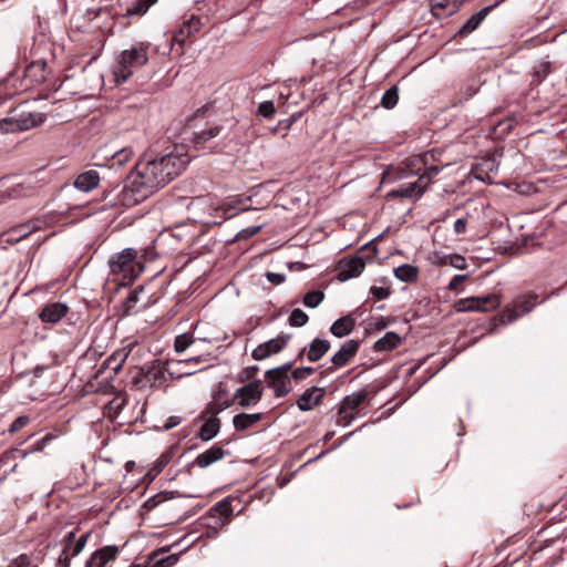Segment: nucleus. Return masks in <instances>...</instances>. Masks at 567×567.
<instances>
[{
    "label": "nucleus",
    "mask_w": 567,
    "mask_h": 567,
    "mask_svg": "<svg viewBox=\"0 0 567 567\" xmlns=\"http://www.w3.org/2000/svg\"><path fill=\"white\" fill-rule=\"evenodd\" d=\"M538 296L536 293H528L519 296L511 305L504 308L501 312V321L504 324L513 323L526 313H529L537 303Z\"/></svg>",
    "instance_id": "39448f33"
},
{
    "label": "nucleus",
    "mask_w": 567,
    "mask_h": 567,
    "mask_svg": "<svg viewBox=\"0 0 567 567\" xmlns=\"http://www.w3.org/2000/svg\"><path fill=\"white\" fill-rule=\"evenodd\" d=\"M209 355H195L186 360L178 361L177 364L183 367L184 369L181 372V377H188L192 375L198 371H202L203 368L195 369L194 367L196 364L208 362Z\"/></svg>",
    "instance_id": "c756f323"
},
{
    "label": "nucleus",
    "mask_w": 567,
    "mask_h": 567,
    "mask_svg": "<svg viewBox=\"0 0 567 567\" xmlns=\"http://www.w3.org/2000/svg\"><path fill=\"white\" fill-rule=\"evenodd\" d=\"M188 163L187 154L178 152L176 146L164 154L145 155L135 165L137 174L131 185L132 192L136 193L135 200H142L164 187L177 177Z\"/></svg>",
    "instance_id": "f257e3e1"
},
{
    "label": "nucleus",
    "mask_w": 567,
    "mask_h": 567,
    "mask_svg": "<svg viewBox=\"0 0 567 567\" xmlns=\"http://www.w3.org/2000/svg\"><path fill=\"white\" fill-rule=\"evenodd\" d=\"M143 287H137L128 293L127 298L122 303L124 315L131 316L137 312L135 306L140 301V295L143 292Z\"/></svg>",
    "instance_id": "f704fd0d"
},
{
    "label": "nucleus",
    "mask_w": 567,
    "mask_h": 567,
    "mask_svg": "<svg viewBox=\"0 0 567 567\" xmlns=\"http://www.w3.org/2000/svg\"><path fill=\"white\" fill-rule=\"evenodd\" d=\"M30 559L27 555H20L18 558L12 560L8 567H29Z\"/></svg>",
    "instance_id": "bf43d9fd"
},
{
    "label": "nucleus",
    "mask_w": 567,
    "mask_h": 567,
    "mask_svg": "<svg viewBox=\"0 0 567 567\" xmlns=\"http://www.w3.org/2000/svg\"><path fill=\"white\" fill-rule=\"evenodd\" d=\"M169 461L171 455L168 453L162 454L155 462L154 466L151 468L148 475H152V477L158 475L163 471V468L169 463Z\"/></svg>",
    "instance_id": "a18cd8bd"
},
{
    "label": "nucleus",
    "mask_w": 567,
    "mask_h": 567,
    "mask_svg": "<svg viewBox=\"0 0 567 567\" xmlns=\"http://www.w3.org/2000/svg\"><path fill=\"white\" fill-rule=\"evenodd\" d=\"M441 169H442L441 167L433 165V166L427 167L424 171V173L419 176V178L423 181L422 184L425 188L432 182V179L439 175Z\"/></svg>",
    "instance_id": "de8ad7c7"
},
{
    "label": "nucleus",
    "mask_w": 567,
    "mask_h": 567,
    "mask_svg": "<svg viewBox=\"0 0 567 567\" xmlns=\"http://www.w3.org/2000/svg\"><path fill=\"white\" fill-rule=\"evenodd\" d=\"M462 0H431V12L434 17L443 19L457 12Z\"/></svg>",
    "instance_id": "aec40b11"
},
{
    "label": "nucleus",
    "mask_w": 567,
    "mask_h": 567,
    "mask_svg": "<svg viewBox=\"0 0 567 567\" xmlns=\"http://www.w3.org/2000/svg\"><path fill=\"white\" fill-rule=\"evenodd\" d=\"M355 321L348 315L337 319L330 327V332L337 338H343L352 332Z\"/></svg>",
    "instance_id": "a878e982"
},
{
    "label": "nucleus",
    "mask_w": 567,
    "mask_h": 567,
    "mask_svg": "<svg viewBox=\"0 0 567 567\" xmlns=\"http://www.w3.org/2000/svg\"><path fill=\"white\" fill-rule=\"evenodd\" d=\"M29 417L25 416V415H21L19 417H17L10 425L9 427V432L13 433V432H17L19 431L20 429H22L23 426H25L28 423H29Z\"/></svg>",
    "instance_id": "6e6d98bb"
},
{
    "label": "nucleus",
    "mask_w": 567,
    "mask_h": 567,
    "mask_svg": "<svg viewBox=\"0 0 567 567\" xmlns=\"http://www.w3.org/2000/svg\"><path fill=\"white\" fill-rule=\"evenodd\" d=\"M398 101L399 91L398 87L393 85L383 93L381 97V105L386 110H391L398 104Z\"/></svg>",
    "instance_id": "58836bf2"
},
{
    "label": "nucleus",
    "mask_w": 567,
    "mask_h": 567,
    "mask_svg": "<svg viewBox=\"0 0 567 567\" xmlns=\"http://www.w3.org/2000/svg\"><path fill=\"white\" fill-rule=\"evenodd\" d=\"M323 299L324 293L321 290H311L303 296L302 302L307 308H316Z\"/></svg>",
    "instance_id": "ea45409f"
},
{
    "label": "nucleus",
    "mask_w": 567,
    "mask_h": 567,
    "mask_svg": "<svg viewBox=\"0 0 567 567\" xmlns=\"http://www.w3.org/2000/svg\"><path fill=\"white\" fill-rule=\"evenodd\" d=\"M401 342L402 338L398 333L389 331L374 342L373 350L375 352H388L395 349Z\"/></svg>",
    "instance_id": "bb28decb"
},
{
    "label": "nucleus",
    "mask_w": 567,
    "mask_h": 567,
    "mask_svg": "<svg viewBox=\"0 0 567 567\" xmlns=\"http://www.w3.org/2000/svg\"><path fill=\"white\" fill-rule=\"evenodd\" d=\"M419 269L410 264H403L394 269V276L402 282H413L417 279Z\"/></svg>",
    "instance_id": "2f4dec72"
},
{
    "label": "nucleus",
    "mask_w": 567,
    "mask_h": 567,
    "mask_svg": "<svg viewBox=\"0 0 567 567\" xmlns=\"http://www.w3.org/2000/svg\"><path fill=\"white\" fill-rule=\"evenodd\" d=\"M69 311V307L64 302H52L45 305L41 312L39 313V318L42 322L45 323H56L59 322Z\"/></svg>",
    "instance_id": "2eb2a0df"
},
{
    "label": "nucleus",
    "mask_w": 567,
    "mask_h": 567,
    "mask_svg": "<svg viewBox=\"0 0 567 567\" xmlns=\"http://www.w3.org/2000/svg\"><path fill=\"white\" fill-rule=\"evenodd\" d=\"M367 398H368V393L365 391H360V392H357V393H351V394L344 396V399L341 402L339 412H338L337 423L341 424V419L343 417V414L346 415L347 411H354V410H357V408L362 402H364Z\"/></svg>",
    "instance_id": "4be33fe9"
},
{
    "label": "nucleus",
    "mask_w": 567,
    "mask_h": 567,
    "mask_svg": "<svg viewBox=\"0 0 567 567\" xmlns=\"http://www.w3.org/2000/svg\"><path fill=\"white\" fill-rule=\"evenodd\" d=\"M148 43L140 42L131 49L123 50L113 66V75L116 84H123L137 71L145 65L148 58Z\"/></svg>",
    "instance_id": "f03ea898"
},
{
    "label": "nucleus",
    "mask_w": 567,
    "mask_h": 567,
    "mask_svg": "<svg viewBox=\"0 0 567 567\" xmlns=\"http://www.w3.org/2000/svg\"><path fill=\"white\" fill-rule=\"evenodd\" d=\"M355 419V415L352 413H349V411L346 412V415L343 414V417L341 419L342 426H349L352 421Z\"/></svg>",
    "instance_id": "69168bd1"
},
{
    "label": "nucleus",
    "mask_w": 567,
    "mask_h": 567,
    "mask_svg": "<svg viewBox=\"0 0 567 567\" xmlns=\"http://www.w3.org/2000/svg\"><path fill=\"white\" fill-rule=\"evenodd\" d=\"M90 536H91V533L87 532V533H84L83 535H81L76 540L74 539L73 545L71 547L72 548L71 556H78L84 549Z\"/></svg>",
    "instance_id": "09e8293b"
},
{
    "label": "nucleus",
    "mask_w": 567,
    "mask_h": 567,
    "mask_svg": "<svg viewBox=\"0 0 567 567\" xmlns=\"http://www.w3.org/2000/svg\"><path fill=\"white\" fill-rule=\"evenodd\" d=\"M266 278L270 284L278 286V285H281L286 280V275L281 274V272L267 271Z\"/></svg>",
    "instance_id": "4d7b16f0"
},
{
    "label": "nucleus",
    "mask_w": 567,
    "mask_h": 567,
    "mask_svg": "<svg viewBox=\"0 0 567 567\" xmlns=\"http://www.w3.org/2000/svg\"><path fill=\"white\" fill-rule=\"evenodd\" d=\"M245 210V208L237 207L236 205H223L213 209L210 214L212 219H206V224H221L223 221L236 216L239 212Z\"/></svg>",
    "instance_id": "5701e85b"
},
{
    "label": "nucleus",
    "mask_w": 567,
    "mask_h": 567,
    "mask_svg": "<svg viewBox=\"0 0 567 567\" xmlns=\"http://www.w3.org/2000/svg\"><path fill=\"white\" fill-rule=\"evenodd\" d=\"M331 344L326 339L315 338L308 348H302L299 353L298 358H301L303 353H307V359L310 362H317L319 361L330 349Z\"/></svg>",
    "instance_id": "dca6fc26"
},
{
    "label": "nucleus",
    "mask_w": 567,
    "mask_h": 567,
    "mask_svg": "<svg viewBox=\"0 0 567 567\" xmlns=\"http://www.w3.org/2000/svg\"><path fill=\"white\" fill-rule=\"evenodd\" d=\"M326 389L318 386H310L306 389L297 401L298 409L302 412L312 410L319 405L324 396Z\"/></svg>",
    "instance_id": "f8f14e48"
},
{
    "label": "nucleus",
    "mask_w": 567,
    "mask_h": 567,
    "mask_svg": "<svg viewBox=\"0 0 567 567\" xmlns=\"http://www.w3.org/2000/svg\"><path fill=\"white\" fill-rule=\"evenodd\" d=\"M223 127L219 125L208 126L200 132L195 133L194 136V146L197 151H209L213 152L217 148V145L213 143V140L216 138Z\"/></svg>",
    "instance_id": "9b49d317"
},
{
    "label": "nucleus",
    "mask_w": 567,
    "mask_h": 567,
    "mask_svg": "<svg viewBox=\"0 0 567 567\" xmlns=\"http://www.w3.org/2000/svg\"><path fill=\"white\" fill-rule=\"evenodd\" d=\"M262 419L261 413H239L236 414L233 419V425L236 431H245L251 426H254L257 422Z\"/></svg>",
    "instance_id": "cd10ccee"
},
{
    "label": "nucleus",
    "mask_w": 567,
    "mask_h": 567,
    "mask_svg": "<svg viewBox=\"0 0 567 567\" xmlns=\"http://www.w3.org/2000/svg\"><path fill=\"white\" fill-rule=\"evenodd\" d=\"M265 378L268 382V386L274 390V395L278 399L285 398L292 390L290 377L265 373Z\"/></svg>",
    "instance_id": "a211bd4d"
},
{
    "label": "nucleus",
    "mask_w": 567,
    "mask_h": 567,
    "mask_svg": "<svg viewBox=\"0 0 567 567\" xmlns=\"http://www.w3.org/2000/svg\"><path fill=\"white\" fill-rule=\"evenodd\" d=\"M444 262L451 265L455 269H464L466 267V260L461 255L447 256Z\"/></svg>",
    "instance_id": "8fccbe9b"
},
{
    "label": "nucleus",
    "mask_w": 567,
    "mask_h": 567,
    "mask_svg": "<svg viewBox=\"0 0 567 567\" xmlns=\"http://www.w3.org/2000/svg\"><path fill=\"white\" fill-rule=\"evenodd\" d=\"M300 117V113L292 114L290 117L279 121L278 125L272 128V132L278 130L288 131L291 125Z\"/></svg>",
    "instance_id": "603ef678"
},
{
    "label": "nucleus",
    "mask_w": 567,
    "mask_h": 567,
    "mask_svg": "<svg viewBox=\"0 0 567 567\" xmlns=\"http://www.w3.org/2000/svg\"><path fill=\"white\" fill-rule=\"evenodd\" d=\"M290 338V334L281 333L276 338H272L264 343H260L252 350V359L256 361H261L269 358L272 354L279 353L288 344Z\"/></svg>",
    "instance_id": "1a4fd4ad"
},
{
    "label": "nucleus",
    "mask_w": 567,
    "mask_h": 567,
    "mask_svg": "<svg viewBox=\"0 0 567 567\" xmlns=\"http://www.w3.org/2000/svg\"><path fill=\"white\" fill-rule=\"evenodd\" d=\"M214 519H215V526L213 527L212 530L207 532L208 537H217L218 528H224L226 525V523L223 522L219 517L214 516Z\"/></svg>",
    "instance_id": "e2e57ef3"
},
{
    "label": "nucleus",
    "mask_w": 567,
    "mask_h": 567,
    "mask_svg": "<svg viewBox=\"0 0 567 567\" xmlns=\"http://www.w3.org/2000/svg\"><path fill=\"white\" fill-rule=\"evenodd\" d=\"M210 511L216 512L223 517H229L233 514V506L228 498H224L215 504Z\"/></svg>",
    "instance_id": "c03bdc74"
},
{
    "label": "nucleus",
    "mask_w": 567,
    "mask_h": 567,
    "mask_svg": "<svg viewBox=\"0 0 567 567\" xmlns=\"http://www.w3.org/2000/svg\"><path fill=\"white\" fill-rule=\"evenodd\" d=\"M45 66L44 61H34L27 68V76L32 79L33 82L41 83L45 81Z\"/></svg>",
    "instance_id": "72a5a7b5"
},
{
    "label": "nucleus",
    "mask_w": 567,
    "mask_h": 567,
    "mask_svg": "<svg viewBox=\"0 0 567 567\" xmlns=\"http://www.w3.org/2000/svg\"><path fill=\"white\" fill-rule=\"evenodd\" d=\"M549 71L550 62L548 61L540 62L535 66V74L540 79L545 78L549 73Z\"/></svg>",
    "instance_id": "13d9d810"
},
{
    "label": "nucleus",
    "mask_w": 567,
    "mask_h": 567,
    "mask_svg": "<svg viewBox=\"0 0 567 567\" xmlns=\"http://www.w3.org/2000/svg\"><path fill=\"white\" fill-rule=\"evenodd\" d=\"M100 182V176L96 171H87L80 174L74 181V187L81 192L87 193L94 189Z\"/></svg>",
    "instance_id": "393cba45"
},
{
    "label": "nucleus",
    "mask_w": 567,
    "mask_h": 567,
    "mask_svg": "<svg viewBox=\"0 0 567 567\" xmlns=\"http://www.w3.org/2000/svg\"><path fill=\"white\" fill-rule=\"evenodd\" d=\"M467 278V275H455L450 280L447 288L450 290H456L457 287Z\"/></svg>",
    "instance_id": "052dcab7"
},
{
    "label": "nucleus",
    "mask_w": 567,
    "mask_h": 567,
    "mask_svg": "<svg viewBox=\"0 0 567 567\" xmlns=\"http://www.w3.org/2000/svg\"><path fill=\"white\" fill-rule=\"evenodd\" d=\"M56 435L53 433L45 434L42 439H40L42 446H47V444L53 441Z\"/></svg>",
    "instance_id": "774afa93"
},
{
    "label": "nucleus",
    "mask_w": 567,
    "mask_h": 567,
    "mask_svg": "<svg viewBox=\"0 0 567 567\" xmlns=\"http://www.w3.org/2000/svg\"><path fill=\"white\" fill-rule=\"evenodd\" d=\"M145 379L152 385H162L165 381V368L159 361H153L145 367Z\"/></svg>",
    "instance_id": "b1692460"
},
{
    "label": "nucleus",
    "mask_w": 567,
    "mask_h": 567,
    "mask_svg": "<svg viewBox=\"0 0 567 567\" xmlns=\"http://www.w3.org/2000/svg\"><path fill=\"white\" fill-rule=\"evenodd\" d=\"M308 320V315L299 308L293 309L288 318L291 327H303Z\"/></svg>",
    "instance_id": "a19ab883"
},
{
    "label": "nucleus",
    "mask_w": 567,
    "mask_h": 567,
    "mask_svg": "<svg viewBox=\"0 0 567 567\" xmlns=\"http://www.w3.org/2000/svg\"><path fill=\"white\" fill-rule=\"evenodd\" d=\"M501 306V297L497 293H489L478 297L463 298L456 301L455 309L458 312L495 310Z\"/></svg>",
    "instance_id": "423d86ee"
},
{
    "label": "nucleus",
    "mask_w": 567,
    "mask_h": 567,
    "mask_svg": "<svg viewBox=\"0 0 567 567\" xmlns=\"http://www.w3.org/2000/svg\"><path fill=\"white\" fill-rule=\"evenodd\" d=\"M370 295L377 300H383L390 296V289L386 287L372 286Z\"/></svg>",
    "instance_id": "864d4df0"
},
{
    "label": "nucleus",
    "mask_w": 567,
    "mask_h": 567,
    "mask_svg": "<svg viewBox=\"0 0 567 567\" xmlns=\"http://www.w3.org/2000/svg\"><path fill=\"white\" fill-rule=\"evenodd\" d=\"M132 155L133 151L131 148H122L112 156V165H123L132 157Z\"/></svg>",
    "instance_id": "49530a36"
},
{
    "label": "nucleus",
    "mask_w": 567,
    "mask_h": 567,
    "mask_svg": "<svg viewBox=\"0 0 567 567\" xmlns=\"http://www.w3.org/2000/svg\"><path fill=\"white\" fill-rule=\"evenodd\" d=\"M202 21L199 18L192 16L188 20H185L183 24L176 30L173 37V41L178 44H184L186 39L202 29Z\"/></svg>",
    "instance_id": "6ab92c4d"
},
{
    "label": "nucleus",
    "mask_w": 567,
    "mask_h": 567,
    "mask_svg": "<svg viewBox=\"0 0 567 567\" xmlns=\"http://www.w3.org/2000/svg\"><path fill=\"white\" fill-rule=\"evenodd\" d=\"M175 497V493L174 492H159L158 494L156 495H153L152 497H150L143 505V507L147 511H152L154 509L156 506H158L159 504H162L163 502L165 501H168V499H172Z\"/></svg>",
    "instance_id": "4c0bfd02"
},
{
    "label": "nucleus",
    "mask_w": 567,
    "mask_h": 567,
    "mask_svg": "<svg viewBox=\"0 0 567 567\" xmlns=\"http://www.w3.org/2000/svg\"><path fill=\"white\" fill-rule=\"evenodd\" d=\"M315 371H316V369L312 367L297 368L292 371L291 378H293L295 380H303V379L308 378L309 375H311Z\"/></svg>",
    "instance_id": "3c124183"
},
{
    "label": "nucleus",
    "mask_w": 567,
    "mask_h": 567,
    "mask_svg": "<svg viewBox=\"0 0 567 567\" xmlns=\"http://www.w3.org/2000/svg\"><path fill=\"white\" fill-rule=\"evenodd\" d=\"M422 183L423 181L417 178L414 182H408L402 184L405 193V198L419 199L425 192V187L423 186Z\"/></svg>",
    "instance_id": "c9c22d12"
},
{
    "label": "nucleus",
    "mask_w": 567,
    "mask_h": 567,
    "mask_svg": "<svg viewBox=\"0 0 567 567\" xmlns=\"http://www.w3.org/2000/svg\"><path fill=\"white\" fill-rule=\"evenodd\" d=\"M137 254L134 248H125L109 259L110 272L121 285L133 281L142 272L143 267L137 260Z\"/></svg>",
    "instance_id": "7ed1b4c3"
},
{
    "label": "nucleus",
    "mask_w": 567,
    "mask_h": 567,
    "mask_svg": "<svg viewBox=\"0 0 567 567\" xmlns=\"http://www.w3.org/2000/svg\"><path fill=\"white\" fill-rule=\"evenodd\" d=\"M40 226L35 223H25L18 225L0 236L1 244L14 245L28 237L30 234L39 229Z\"/></svg>",
    "instance_id": "ddd939ff"
},
{
    "label": "nucleus",
    "mask_w": 567,
    "mask_h": 567,
    "mask_svg": "<svg viewBox=\"0 0 567 567\" xmlns=\"http://www.w3.org/2000/svg\"><path fill=\"white\" fill-rule=\"evenodd\" d=\"M133 348V343H131L128 347H124L122 349L116 350L109 359H107V365L111 368L114 373H117L122 367L125 360L127 359L131 350Z\"/></svg>",
    "instance_id": "7c9ffc66"
},
{
    "label": "nucleus",
    "mask_w": 567,
    "mask_h": 567,
    "mask_svg": "<svg viewBox=\"0 0 567 567\" xmlns=\"http://www.w3.org/2000/svg\"><path fill=\"white\" fill-rule=\"evenodd\" d=\"M118 554L116 546H105L95 550L85 567H104L109 561L114 560Z\"/></svg>",
    "instance_id": "f3484780"
},
{
    "label": "nucleus",
    "mask_w": 567,
    "mask_h": 567,
    "mask_svg": "<svg viewBox=\"0 0 567 567\" xmlns=\"http://www.w3.org/2000/svg\"><path fill=\"white\" fill-rule=\"evenodd\" d=\"M181 421H182V419L179 416H169L164 424V429L171 430V429L177 426L181 423Z\"/></svg>",
    "instance_id": "0e129e2a"
},
{
    "label": "nucleus",
    "mask_w": 567,
    "mask_h": 567,
    "mask_svg": "<svg viewBox=\"0 0 567 567\" xmlns=\"http://www.w3.org/2000/svg\"><path fill=\"white\" fill-rule=\"evenodd\" d=\"M163 554V551L154 553L148 561L150 567H172L178 561L177 555L164 556Z\"/></svg>",
    "instance_id": "473e14b6"
},
{
    "label": "nucleus",
    "mask_w": 567,
    "mask_h": 567,
    "mask_svg": "<svg viewBox=\"0 0 567 567\" xmlns=\"http://www.w3.org/2000/svg\"><path fill=\"white\" fill-rule=\"evenodd\" d=\"M276 113V107L272 101L261 102L256 111V115L262 118H271Z\"/></svg>",
    "instance_id": "79ce46f5"
},
{
    "label": "nucleus",
    "mask_w": 567,
    "mask_h": 567,
    "mask_svg": "<svg viewBox=\"0 0 567 567\" xmlns=\"http://www.w3.org/2000/svg\"><path fill=\"white\" fill-rule=\"evenodd\" d=\"M221 411V409L214 411L213 415L209 416L204 424L200 426L197 437L204 442L213 440L220 430V420L217 417V414Z\"/></svg>",
    "instance_id": "412c9836"
},
{
    "label": "nucleus",
    "mask_w": 567,
    "mask_h": 567,
    "mask_svg": "<svg viewBox=\"0 0 567 567\" xmlns=\"http://www.w3.org/2000/svg\"><path fill=\"white\" fill-rule=\"evenodd\" d=\"M155 2H157V0H135L127 7L125 14L127 17L143 16Z\"/></svg>",
    "instance_id": "e433bc0d"
},
{
    "label": "nucleus",
    "mask_w": 567,
    "mask_h": 567,
    "mask_svg": "<svg viewBox=\"0 0 567 567\" xmlns=\"http://www.w3.org/2000/svg\"><path fill=\"white\" fill-rule=\"evenodd\" d=\"M466 226H467L466 218L456 219L454 223V226H453L455 234H457V235L464 234L466 231Z\"/></svg>",
    "instance_id": "680f3d73"
},
{
    "label": "nucleus",
    "mask_w": 567,
    "mask_h": 567,
    "mask_svg": "<svg viewBox=\"0 0 567 567\" xmlns=\"http://www.w3.org/2000/svg\"><path fill=\"white\" fill-rule=\"evenodd\" d=\"M194 338L188 334H179L175 338L174 349L177 353L184 352L187 348H189L194 343Z\"/></svg>",
    "instance_id": "37998d69"
},
{
    "label": "nucleus",
    "mask_w": 567,
    "mask_h": 567,
    "mask_svg": "<svg viewBox=\"0 0 567 567\" xmlns=\"http://www.w3.org/2000/svg\"><path fill=\"white\" fill-rule=\"evenodd\" d=\"M371 258L372 257H364L360 254H355L348 259L340 260L337 268L338 280L343 282L360 276L364 270L367 260Z\"/></svg>",
    "instance_id": "6e6552de"
},
{
    "label": "nucleus",
    "mask_w": 567,
    "mask_h": 567,
    "mask_svg": "<svg viewBox=\"0 0 567 567\" xmlns=\"http://www.w3.org/2000/svg\"><path fill=\"white\" fill-rule=\"evenodd\" d=\"M262 398L261 381L255 380L237 389L234 399L241 408H249L257 404Z\"/></svg>",
    "instance_id": "9d476101"
},
{
    "label": "nucleus",
    "mask_w": 567,
    "mask_h": 567,
    "mask_svg": "<svg viewBox=\"0 0 567 567\" xmlns=\"http://www.w3.org/2000/svg\"><path fill=\"white\" fill-rule=\"evenodd\" d=\"M74 538H75V532L74 530H71L69 533H66L63 537V549H62V553L60 554L59 558H58V561H56V566L58 567H70V561H71V553H72V545H73V542H74Z\"/></svg>",
    "instance_id": "c85d7f7f"
},
{
    "label": "nucleus",
    "mask_w": 567,
    "mask_h": 567,
    "mask_svg": "<svg viewBox=\"0 0 567 567\" xmlns=\"http://www.w3.org/2000/svg\"><path fill=\"white\" fill-rule=\"evenodd\" d=\"M225 455L226 451L223 447L214 445L205 452L198 454L196 458L187 465V467L190 468L192 466H197L199 468H206L212 464L223 460Z\"/></svg>",
    "instance_id": "4468645a"
},
{
    "label": "nucleus",
    "mask_w": 567,
    "mask_h": 567,
    "mask_svg": "<svg viewBox=\"0 0 567 567\" xmlns=\"http://www.w3.org/2000/svg\"><path fill=\"white\" fill-rule=\"evenodd\" d=\"M360 347L358 340H347L340 349L331 357L332 364L321 371V375H328L334 372L337 368L346 367L355 357Z\"/></svg>",
    "instance_id": "0eeeda50"
},
{
    "label": "nucleus",
    "mask_w": 567,
    "mask_h": 567,
    "mask_svg": "<svg viewBox=\"0 0 567 567\" xmlns=\"http://www.w3.org/2000/svg\"><path fill=\"white\" fill-rule=\"evenodd\" d=\"M21 195V192L17 188H13L10 193L8 194H1L0 195V203L4 199V198H12V197H18Z\"/></svg>",
    "instance_id": "338daca9"
},
{
    "label": "nucleus",
    "mask_w": 567,
    "mask_h": 567,
    "mask_svg": "<svg viewBox=\"0 0 567 567\" xmlns=\"http://www.w3.org/2000/svg\"><path fill=\"white\" fill-rule=\"evenodd\" d=\"M45 120L47 115L44 113L21 111L0 121V133L9 134L18 131H28L41 125Z\"/></svg>",
    "instance_id": "20e7f679"
},
{
    "label": "nucleus",
    "mask_w": 567,
    "mask_h": 567,
    "mask_svg": "<svg viewBox=\"0 0 567 567\" xmlns=\"http://www.w3.org/2000/svg\"><path fill=\"white\" fill-rule=\"evenodd\" d=\"M293 363L292 362H286L279 367H276L274 369L267 370L266 374H281L284 377H289V371L291 370Z\"/></svg>",
    "instance_id": "5fc2aeb1"
}]
</instances>
